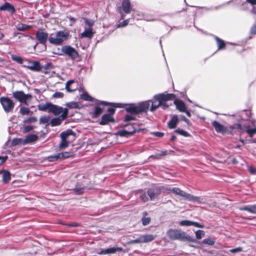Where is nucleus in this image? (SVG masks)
Returning a JSON list of instances; mask_svg holds the SVG:
<instances>
[{"label":"nucleus","mask_w":256,"mask_h":256,"mask_svg":"<svg viewBox=\"0 0 256 256\" xmlns=\"http://www.w3.org/2000/svg\"><path fill=\"white\" fill-rule=\"evenodd\" d=\"M167 235L171 240H177L180 241H188L195 242L196 240L192 236L186 234L180 230L170 229L167 232Z\"/></svg>","instance_id":"obj_1"},{"label":"nucleus","mask_w":256,"mask_h":256,"mask_svg":"<svg viewBox=\"0 0 256 256\" xmlns=\"http://www.w3.org/2000/svg\"><path fill=\"white\" fill-rule=\"evenodd\" d=\"M150 104V100L140 102L138 105L132 104L126 108V110L128 112L132 114H136L140 112H146L148 110Z\"/></svg>","instance_id":"obj_2"},{"label":"nucleus","mask_w":256,"mask_h":256,"mask_svg":"<svg viewBox=\"0 0 256 256\" xmlns=\"http://www.w3.org/2000/svg\"><path fill=\"white\" fill-rule=\"evenodd\" d=\"M241 2L243 10H250L252 13L256 14V0H242ZM250 34H256V23L251 27Z\"/></svg>","instance_id":"obj_3"},{"label":"nucleus","mask_w":256,"mask_h":256,"mask_svg":"<svg viewBox=\"0 0 256 256\" xmlns=\"http://www.w3.org/2000/svg\"><path fill=\"white\" fill-rule=\"evenodd\" d=\"M154 98L156 100V101L152 102H150V103H152V106L150 108L151 112L154 111L158 108V106H160L162 100H170L174 99L175 98V95L171 94H160L155 95Z\"/></svg>","instance_id":"obj_4"},{"label":"nucleus","mask_w":256,"mask_h":256,"mask_svg":"<svg viewBox=\"0 0 256 256\" xmlns=\"http://www.w3.org/2000/svg\"><path fill=\"white\" fill-rule=\"evenodd\" d=\"M69 36V32L65 31H58L56 34V37H50L48 40L50 44L58 46L66 40Z\"/></svg>","instance_id":"obj_5"},{"label":"nucleus","mask_w":256,"mask_h":256,"mask_svg":"<svg viewBox=\"0 0 256 256\" xmlns=\"http://www.w3.org/2000/svg\"><path fill=\"white\" fill-rule=\"evenodd\" d=\"M62 54L59 55L65 54L68 56L71 60H75L79 57V54L76 50L70 46H64L61 48Z\"/></svg>","instance_id":"obj_6"},{"label":"nucleus","mask_w":256,"mask_h":256,"mask_svg":"<svg viewBox=\"0 0 256 256\" xmlns=\"http://www.w3.org/2000/svg\"><path fill=\"white\" fill-rule=\"evenodd\" d=\"M12 96L20 102L28 105V101L32 99V95L25 94L22 91H16L13 92Z\"/></svg>","instance_id":"obj_7"},{"label":"nucleus","mask_w":256,"mask_h":256,"mask_svg":"<svg viewBox=\"0 0 256 256\" xmlns=\"http://www.w3.org/2000/svg\"><path fill=\"white\" fill-rule=\"evenodd\" d=\"M0 102L6 112H8L12 110L14 104L10 98L7 97H2L0 98Z\"/></svg>","instance_id":"obj_8"},{"label":"nucleus","mask_w":256,"mask_h":256,"mask_svg":"<svg viewBox=\"0 0 256 256\" xmlns=\"http://www.w3.org/2000/svg\"><path fill=\"white\" fill-rule=\"evenodd\" d=\"M182 197L186 200L192 202H198V204H204L206 201L204 198L194 196L185 192L183 194Z\"/></svg>","instance_id":"obj_9"},{"label":"nucleus","mask_w":256,"mask_h":256,"mask_svg":"<svg viewBox=\"0 0 256 256\" xmlns=\"http://www.w3.org/2000/svg\"><path fill=\"white\" fill-rule=\"evenodd\" d=\"M246 132L249 134L250 138H252L256 133V122L251 120L250 122H248L244 125Z\"/></svg>","instance_id":"obj_10"},{"label":"nucleus","mask_w":256,"mask_h":256,"mask_svg":"<svg viewBox=\"0 0 256 256\" xmlns=\"http://www.w3.org/2000/svg\"><path fill=\"white\" fill-rule=\"evenodd\" d=\"M36 38L40 44L45 45L48 39V34L39 29L36 32Z\"/></svg>","instance_id":"obj_11"},{"label":"nucleus","mask_w":256,"mask_h":256,"mask_svg":"<svg viewBox=\"0 0 256 256\" xmlns=\"http://www.w3.org/2000/svg\"><path fill=\"white\" fill-rule=\"evenodd\" d=\"M68 113V110L67 108H65L64 112L58 118H54L51 120L50 122L51 126H54L60 124L62 121L67 118Z\"/></svg>","instance_id":"obj_12"},{"label":"nucleus","mask_w":256,"mask_h":256,"mask_svg":"<svg viewBox=\"0 0 256 256\" xmlns=\"http://www.w3.org/2000/svg\"><path fill=\"white\" fill-rule=\"evenodd\" d=\"M28 65H24L23 66L28 68L34 72H40L42 70V66L40 63L37 61L30 62L27 60Z\"/></svg>","instance_id":"obj_13"},{"label":"nucleus","mask_w":256,"mask_h":256,"mask_svg":"<svg viewBox=\"0 0 256 256\" xmlns=\"http://www.w3.org/2000/svg\"><path fill=\"white\" fill-rule=\"evenodd\" d=\"M123 248L121 247L114 246L112 248H108L106 249H102L98 254H114L118 251L121 252Z\"/></svg>","instance_id":"obj_14"},{"label":"nucleus","mask_w":256,"mask_h":256,"mask_svg":"<svg viewBox=\"0 0 256 256\" xmlns=\"http://www.w3.org/2000/svg\"><path fill=\"white\" fill-rule=\"evenodd\" d=\"M130 126L132 128V130H128L126 129L122 130H120L118 132V135H119L120 136L128 137V136L134 134L136 132V128H134L132 125L126 124L125 126V128H128H128Z\"/></svg>","instance_id":"obj_15"},{"label":"nucleus","mask_w":256,"mask_h":256,"mask_svg":"<svg viewBox=\"0 0 256 256\" xmlns=\"http://www.w3.org/2000/svg\"><path fill=\"white\" fill-rule=\"evenodd\" d=\"M98 104L105 106H112V107L108 108L107 110V111L109 112L108 114H110L111 116H112L115 112V108L122 107L120 105L122 104L110 103L104 101H100V102H98Z\"/></svg>","instance_id":"obj_16"},{"label":"nucleus","mask_w":256,"mask_h":256,"mask_svg":"<svg viewBox=\"0 0 256 256\" xmlns=\"http://www.w3.org/2000/svg\"><path fill=\"white\" fill-rule=\"evenodd\" d=\"M212 125L218 133L224 134L226 132V128L217 121L212 122Z\"/></svg>","instance_id":"obj_17"},{"label":"nucleus","mask_w":256,"mask_h":256,"mask_svg":"<svg viewBox=\"0 0 256 256\" xmlns=\"http://www.w3.org/2000/svg\"><path fill=\"white\" fill-rule=\"evenodd\" d=\"M114 121L112 116L110 114H104L102 116L100 124L104 126L108 124L109 122H114Z\"/></svg>","instance_id":"obj_18"},{"label":"nucleus","mask_w":256,"mask_h":256,"mask_svg":"<svg viewBox=\"0 0 256 256\" xmlns=\"http://www.w3.org/2000/svg\"><path fill=\"white\" fill-rule=\"evenodd\" d=\"M94 34L92 28H86V26H84V30L80 34V37L91 39L93 37Z\"/></svg>","instance_id":"obj_19"},{"label":"nucleus","mask_w":256,"mask_h":256,"mask_svg":"<svg viewBox=\"0 0 256 256\" xmlns=\"http://www.w3.org/2000/svg\"><path fill=\"white\" fill-rule=\"evenodd\" d=\"M64 110L65 108L52 104L50 112L53 113L54 115L57 116L60 114H63Z\"/></svg>","instance_id":"obj_20"},{"label":"nucleus","mask_w":256,"mask_h":256,"mask_svg":"<svg viewBox=\"0 0 256 256\" xmlns=\"http://www.w3.org/2000/svg\"><path fill=\"white\" fill-rule=\"evenodd\" d=\"M174 103L176 106V108L180 112H184L187 109L186 106L182 100H176L174 101Z\"/></svg>","instance_id":"obj_21"},{"label":"nucleus","mask_w":256,"mask_h":256,"mask_svg":"<svg viewBox=\"0 0 256 256\" xmlns=\"http://www.w3.org/2000/svg\"><path fill=\"white\" fill-rule=\"evenodd\" d=\"M0 10H7L10 12L12 14L15 12L14 6L8 2H6L3 5L0 6Z\"/></svg>","instance_id":"obj_22"},{"label":"nucleus","mask_w":256,"mask_h":256,"mask_svg":"<svg viewBox=\"0 0 256 256\" xmlns=\"http://www.w3.org/2000/svg\"><path fill=\"white\" fill-rule=\"evenodd\" d=\"M38 139V136L34 134H31L27 136L25 138H24V144H30L36 141Z\"/></svg>","instance_id":"obj_23"},{"label":"nucleus","mask_w":256,"mask_h":256,"mask_svg":"<svg viewBox=\"0 0 256 256\" xmlns=\"http://www.w3.org/2000/svg\"><path fill=\"white\" fill-rule=\"evenodd\" d=\"M239 210H246L250 213L256 214V204L248 205L246 206H242L239 208Z\"/></svg>","instance_id":"obj_24"},{"label":"nucleus","mask_w":256,"mask_h":256,"mask_svg":"<svg viewBox=\"0 0 256 256\" xmlns=\"http://www.w3.org/2000/svg\"><path fill=\"white\" fill-rule=\"evenodd\" d=\"M0 174L2 175V182L4 184L8 182L11 178L10 172L8 170H4L0 171Z\"/></svg>","instance_id":"obj_25"},{"label":"nucleus","mask_w":256,"mask_h":256,"mask_svg":"<svg viewBox=\"0 0 256 256\" xmlns=\"http://www.w3.org/2000/svg\"><path fill=\"white\" fill-rule=\"evenodd\" d=\"M130 0H123L122 2V8L126 14L130 12Z\"/></svg>","instance_id":"obj_26"},{"label":"nucleus","mask_w":256,"mask_h":256,"mask_svg":"<svg viewBox=\"0 0 256 256\" xmlns=\"http://www.w3.org/2000/svg\"><path fill=\"white\" fill-rule=\"evenodd\" d=\"M178 122V118L176 115H174L172 116L171 120L168 122V125L170 128H174Z\"/></svg>","instance_id":"obj_27"},{"label":"nucleus","mask_w":256,"mask_h":256,"mask_svg":"<svg viewBox=\"0 0 256 256\" xmlns=\"http://www.w3.org/2000/svg\"><path fill=\"white\" fill-rule=\"evenodd\" d=\"M158 190L154 188H150L148 190L147 194L151 200H155L156 196L158 194Z\"/></svg>","instance_id":"obj_28"},{"label":"nucleus","mask_w":256,"mask_h":256,"mask_svg":"<svg viewBox=\"0 0 256 256\" xmlns=\"http://www.w3.org/2000/svg\"><path fill=\"white\" fill-rule=\"evenodd\" d=\"M52 103L50 102H46L44 104H40L38 106V109L42 111H48V112H50V108L52 106Z\"/></svg>","instance_id":"obj_29"},{"label":"nucleus","mask_w":256,"mask_h":256,"mask_svg":"<svg viewBox=\"0 0 256 256\" xmlns=\"http://www.w3.org/2000/svg\"><path fill=\"white\" fill-rule=\"evenodd\" d=\"M85 186L83 184H77L74 188V192L78 194H80L84 192Z\"/></svg>","instance_id":"obj_30"},{"label":"nucleus","mask_w":256,"mask_h":256,"mask_svg":"<svg viewBox=\"0 0 256 256\" xmlns=\"http://www.w3.org/2000/svg\"><path fill=\"white\" fill-rule=\"evenodd\" d=\"M70 136H74L75 134H74V132L72 130L68 129V130H66V131L62 132L60 134V136L61 138V139L66 140V138Z\"/></svg>","instance_id":"obj_31"},{"label":"nucleus","mask_w":256,"mask_h":256,"mask_svg":"<svg viewBox=\"0 0 256 256\" xmlns=\"http://www.w3.org/2000/svg\"><path fill=\"white\" fill-rule=\"evenodd\" d=\"M214 38L217 43L218 50L224 49L226 47V43L224 41L220 38L216 36H214Z\"/></svg>","instance_id":"obj_32"},{"label":"nucleus","mask_w":256,"mask_h":256,"mask_svg":"<svg viewBox=\"0 0 256 256\" xmlns=\"http://www.w3.org/2000/svg\"><path fill=\"white\" fill-rule=\"evenodd\" d=\"M16 28L17 30H18L24 31L32 28V26L30 25H27L22 23H18L16 25Z\"/></svg>","instance_id":"obj_33"},{"label":"nucleus","mask_w":256,"mask_h":256,"mask_svg":"<svg viewBox=\"0 0 256 256\" xmlns=\"http://www.w3.org/2000/svg\"><path fill=\"white\" fill-rule=\"evenodd\" d=\"M11 58L17 63L22 64L24 62H27L26 59H23L22 57L15 54L11 55Z\"/></svg>","instance_id":"obj_34"},{"label":"nucleus","mask_w":256,"mask_h":256,"mask_svg":"<svg viewBox=\"0 0 256 256\" xmlns=\"http://www.w3.org/2000/svg\"><path fill=\"white\" fill-rule=\"evenodd\" d=\"M142 242H151L154 240V237L152 234H146L140 236Z\"/></svg>","instance_id":"obj_35"},{"label":"nucleus","mask_w":256,"mask_h":256,"mask_svg":"<svg viewBox=\"0 0 256 256\" xmlns=\"http://www.w3.org/2000/svg\"><path fill=\"white\" fill-rule=\"evenodd\" d=\"M46 160L49 162H56L60 160L58 153L56 154L51 155L46 158Z\"/></svg>","instance_id":"obj_36"},{"label":"nucleus","mask_w":256,"mask_h":256,"mask_svg":"<svg viewBox=\"0 0 256 256\" xmlns=\"http://www.w3.org/2000/svg\"><path fill=\"white\" fill-rule=\"evenodd\" d=\"M20 113L23 116L28 115L32 114V112L30 111L28 108L22 106L20 110Z\"/></svg>","instance_id":"obj_37"},{"label":"nucleus","mask_w":256,"mask_h":256,"mask_svg":"<svg viewBox=\"0 0 256 256\" xmlns=\"http://www.w3.org/2000/svg\"><path fill=\"white\" fill-rule=\"evenodd\" d=\"M60 160L68 158L72 156L73 154L72 152H64L58 153Z\"/></svg>","instance_id":"obj_38"},{"label":"nucleus","mask_w":256,"mask_h":256,"mask_svg":"<svg viewBox=\"0 0 256 256\" xmlns=\"http://www.w3.org/2000/svg\"><path fill=\"white\" fill-rule=\"evenodd\" d=\"M202 242L204 244L208 245V246H212L215 243V240L214 238H206L205 239H204L202 241Z\"/></svg>","instance_id":"obj_39"},{"label":"nucleus","mask_w":256,"mask_h":256,"mask_svg":"<svg viewBox=\"0 0 256 256\" xmlns=\"http://www.w3.org/2000/svg\"><path fill=\"white\" fill-rule=\"evenodd\" d=\"M84 22L86 28H92V26L94 24V21L91 19L84 18Z\"/></svg>","instance_id":"obj_40"},{"label":"nucleus","mask_w":256,"mask_h":256,"mask_svg":"<svg viewBox=\"0 0 256 256\" xmlns=\"http://www.w3.org/2000/svg\"><path fill=\"white\" fill-rule=\"evenodd\" d=\"M24 139L22 138H14L12 140V146H16L19 144H22L24 145Z\"/></svg>","instance_id":"obj_41"},{"label":"nucleus","mask_w":256,"mask_h":256,"mask_svg":"<svg viewBox=\"0 0 256 256\" xmlns=\"http://www.w3.org/2000/svg\"><path fill=\"white\" fill-rule=\"evenodd\" d=\"M196 238L201 239L205 235V232L203 230H198L195 232Z\"/></svg>","instance_id":"obj_42"},{"label":"nucleus","mask_w":256,"mask_h":256,"mask_svg":"<svg viewBox=\"0 0 256 256\" xmlns=\"http://www.w3.org/2000/svg\"><path fill=\"white\" fill-rule=\"evenodd\" d=\"M66 106L70 108H78L79 104L77 102H70L66 103Z\"/></svg>","instance_id":"obj_43"},{"label":"nucleus","mask_w":256,"mask_h":256,"mask_svg":"<svg viewBox=\"0 0 256 256\" xmlns=\"http://www.w3.org/2000/svg\"><path fill=\"white\" fill-rule=\"evenodd\" d=\"M68 142L66 139H62V141L59 144V149L62 150L68 146Z\"/></svg>","instance_id":"obj_44"},{"label":"nucleus","mask_w":256,"mask_h":256,"mask_svg":"<svg viewBox=\"0 0 256 256\" xmlns=\"http://www.w3.org/2000/svg\"><path fill=\"white\" fill-rule=\"evenodd\" d=\"M174 194L180 196H182L183 194L184 193V191L181 190L178 188H173L171 190Z\"/></svg>","instance_id":"obj_45"},{"label":"nucleus","mask_w":256,"mask_h":256,"mask_svg":"<svg viewBox=\"0 0 256 256\" xmlns=\"http://www.w3.org/2000/svg\"><path fill=\"white\" fill-rule=\"evenodd\" d=\"M37 120H38V119L36 117L32 116V117H29V118H25L23 122L24 123L31 124V123L35 122H37Z\"/></svg>","instance_id":"obj_46"},{"label":"nucleus","mask_w":256,"mask_h":256,"mask_svg":"<svg viewBox=\"0 0 256 256\" xmlns=\"http://www.w3.org/2000/svg\"><path fill=\"white\" fill-rule=\"evenodd\" d=\"M174 132L185 137L190 136V134L188 132L182 129L178 128L175 130Z\"/></svg>","instance_id":"obj_47"},{"label":"nucleus","mask_w":256,"mask_h":256,"mask_svg":"<svg viewBox=\"0 0 256 256\" xmlns=\"http://www.w3.org/2000/svg\"><path fill=\"white\" fill-rule=\"evenodd\" d=\"M102 112V110L99 106H96L94 108V110L93 112L94 117H97Z\"/></svg>","instance_id":"obj_48"},{"label":"nucleus","mask_w":256,"mask_h":256,"mask_svg":"<svg viewBox=\"0 0 256 256\" xmlns=\"http://www.w3.org/2000/svg\"><path fill=\"white\" fill-rule=\"evenodd\" d=\"M50 121V117L46 116H43L40 118V124H48Z\"/></svg>","instance_id":"obj_49"},{"label":"nucleus","mask_w":256,"mask_h":256,"mask_svg":"<svg viewBox=\"0 0 256 256\" xmlns=\"http://www.w3.org/2000/svg\"><path fill=\"white\" fill-rule=\"evenodd\" d=\"M81 98L86 101H92V98L87 93H83L80 96Z\"/></svg>","instance_id":"obj_50"},{"label":"nucleus","mask_w":256,"mask_h":256,"mask_svg":"<svg viewBox=\"0 0 256 256\" xmlns=\"http://www.w3.org/2000/svg\"><path fill=\"white\" fill-rule=\"evenodd\" d=\"M74 82V80H70L68 81L66 84V89L68 92H72L74 90V89H71L70 88V86Z\"/></svg>","instance_id":"obj_51"},{"label":"nucleus","mask_w":256,"mask_h":256,"mask_svg":"<svg viewBox=\"0 0 256 256\" xmlns=\"http://www.w3.org/2000/svg\"><path fill=\"white\" fill-rule=\"evenodd\" d=\"M180 224L182 226H190L192 224V221L183 220L180 222Z\"/></svg>","instance_id":"obj_52"},{"label":"nucleus","mask_w":256,"mask_h":256,"mask_svg":"<svg viewBox=\"0 0 256 256\" xmlns=\"http://www.w3.org/2000/svg\"><path fill=\"white\" fill-rule=\"evenodd\" d=\"M64 96V94L60 92H56L52 94V98H62Z\"/></svg>","instance_id":"obj_53"},{"label":"nucleus","mask_w":256,"mask_h":256,"mask_svg":"<svg viewBox=\"0 0 256 256\" xmlns=\"http://www.w3.org/2000/svg\"><path fill=\"white\" fill-rule=\"evenodd\" d=\"M129 22V20H124L123 22H121L119 24L117 25L118 28H120V27H124L126 26Z\"/></svg>","instance_id":"obj_54"},{"label":"nucleus","mask_w":256,"mask_h":256,"mask_svg":"<svg viewBox=\"0 0 256 256\" xmlns=\"http://www.w3.org/2000/svg\"><path fill=\"white\" fill-rule=\"evenodd\" d=\"M34 129V126L30 125L26 126L24 128V132H28Z\"/></svg>","instance_id":"obj_55"},{"label":"nucleus","mask_w":256,"mask_h":256,"mask_svg":"<svg viewBox=\"0 0 256 256\" xmlns=\"http://www.w3.org/2000/svg\"><path fill=\"white\" fill-rule=\"evenodd\" d=\"M242 250V248L239 246L238 248H235L231 249L229 251L232 253H237L238 252H240Z\"/></svg>","instance_id":"obj_56"},{"label":"nucleus","mask_w":256,"mask_h":256,"mask_svg":"<svg viewBox=\"0 0 256 256\" xmlns=\"http://www.w3.org/2000/svg\"><path fill=\"white\" fill-rule=\"evenodd\" d=\"M147 195L146 193L142 194L140 196V200L144 202L148 201V198Z\"/></svg>","instance_id":"obj_57"},{"label":"nucleus","mask_w":256,"mask_h":256,"mask_svg":"<svg viewBox=\"0 0 256 256\" xmlns=\"http://www.w3.org/2000/svg\"><path fill=\"white\" fill-rule=\"evenodd\" d=\"M150 221V218H142V222L144 226L148 224Z\"/></svg>","instance_id":"obj_58"},{"label":"nucleus","mask_w":256,"mask_h":256,"mask_svg":"<svg viewBox=\"0 0 256 256\" xmlns=\"http://www.w3.org/2000/svg\"><path fill=\"white\" fill-rule=\"evenodd\" d=\"M134 116L130 114H126L124 117V121L125 122H130V120H134Z\"/></svg>","instance_id":"obj_59"},{"label":"nucleus","mask_w":256,"mask_h":256,"mask_svg":"<svg viewBox=\"0 0 256 256\" xmlns=\"http://www.w3.org/2000/svg\"><path fill=\"white\" fill-rule=\"evenodd\" d=\"M168 100H162V104H160V106L162 107V108L164 110L167 108L169 105L166 104V102Z\"/></svg>","instance_id":"obj_60"},{"label":"nucleus","mask_w":256,"mask_h":256,"mask_svg":"<svg viewBox=\"0 0 256 256\" xmlns=\"http://www.w3.org/2000/svg\"><path fill=\"white\" fill-rule=\"evenodd\" d=\"M129 243L130 244H136V243H142L141 237L140 236L139 238H137L136 239L132 240Z\"/></svg>","instance_id":"obj_61"},{"label":"nucleus","mask_w":256,"mask_h":256,"mask_svg":"<svg viewBox=\"0 0 256 256\" xmlns=\"http://www.w3.org/2000/svg\"><path fill=\"white\" fill-rule=\"evenodd\" d=\"M191 226H194L196 228H204V226L203 224H202L198 222H192V224Z\"/></svg>","instance_id":"obj_62"},{"label":"nucleus","mask_w":256,"mask_h":256,"mask_svg":"<svg viewBox=\"0 0 256 256\" xmlns=\"http://www.w3.org/2000/svg\"><path fill=\"white\" fill-rule=\"evenodd\" d=\"M248 170L251 174H254L256 172V168L252 166H248Z\"/></svg>","instance_id":"obj_63"},{"label":"nucleus","mask_w":256,"mask_h":256,"mask_svg":"<svg viewBox=\"0 0 256 256\" xmlns=\"http://www.w3.org/2000/svg\"><path fill=\"white\" fill-rule=\"evenodd\" d=\"M153 134L157 137L161 138L164 136V134L161 132H154Z\"/></svg>","instance_id":"obj_64"}]
</instances>
